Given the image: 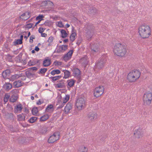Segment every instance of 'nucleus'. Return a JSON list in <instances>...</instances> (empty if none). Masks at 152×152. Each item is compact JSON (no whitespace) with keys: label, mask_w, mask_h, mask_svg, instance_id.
<instances>
[{"label":"nucleus","mask_w":152,"mask_h":152,"mask_svg":"<svg viewBox=\"0 0 152 152\" xmlns=\"http://www.w3.org/2000/svg\"><path fill=\"white\" fill-rule=\"evenodd\" d=\"M113 52L118 56H124L127 52L126 47L123 44H116L114 46Z\"/></svg>","instance_id":"obj_1"},{"label":"nucleus","mask_w":152,"mask_h":152,"mask_svg":"<svg viewBox=\"0 0 152 152\" xmlns=\"http://www.w3.org/2000/svg\"><path fill=\"white\" fill-rule=\"evenodd\" d=\"M138 32L140 36L143 39L148 38L151 34L150 27L146 25L140 26L138 28Z\"/></svg>","instance_id":"obj_2"},{"label":"nucleus","mask_w":152,"mask_h":152,"mask_svg":"<svg viewBox=\"0 0 152 152\" xmlns=\"http://www.w3.org/2000/svg\"><path fill=\"white\" fill-rule=\"evenodd\" d=\"M107 59V57L106 56H102L96 62V68L98 69H102L104 66Z\"/></svg>","instance_id":"obj_3"},{"label":"nucleus","mask_w":152,"mask_h":152,"mask_svg":"<svg viewBox=\"0 0 152 152\" xmlns=\"http://www.w3.org/2000/svg\"><path fill=\"white\" fill-rule=\"evenodd\" d=\"M152 99V94L150 92L146 93L144 94L143 98L144 105H149Z\"/></svg>","instance_id":"obj_4"},{"label":"nucleus","mask_w":152,"mask_h":152,"mask_svg":"<svg viewBox=\"0 0 152 152\" xmlns=\"http://www.w3.org/2000/svg\"><path fill=\"white\" fill-rule=\"evenodd\" d=\"M85 103V100L84 99V97L82 96L79 97L77 100L76 105L79 110H81L84 108Z\"/></svg>","instance_id":"obj_5"},{"label":"nucleus","mask_w":152,"mask_h":152,"mask_svg":"<svg viewBox=\"0 0 152 152\" xmlns=\"http://www.w3.org/2000/svg\"><path fill=\"white\" fill-rule=\"evenodd\" d=\"M104 90V88L103 86H99L96 87L94 91V96L96 98L99 97L103 94Z\"/></svg>","instance_id":"obj_6"},{"label":"nucleus","mask_w":152,"mask_h":152,"mask_svg":"<svg viewBox=\"0 0 152 152\" xmlns=\"http://www.w3.org/2000/svg\"><path fill=\"white\" fill-rule=\"evenodd\" d=\"M59 133L58 132H55L49 137L48 142L49 143H53L59 139Z\"/></svg>","instance_id":"obj_7"},{"label":"nucleus","mask_w":152,"mask_h":152,"mask_svg":"<svg viewBox=\"0 0 152 152\" xmlns=\"http://www.w3.org/2000/svg\"><path fill=\"white\" fill-rule=\"evenodd\" d=\"M91 53L93 55L97 54L100 52V49L97 44H92L90 45Z\"/></svg>","instance_id":"obj_8"},{"label":"nucleus","mask_w":152,"mask_h":152,"mask_svg":"<svg viewBox=\"0 0 152 152\" xmlns=\"http://www.w3.org/2000/svg\"><path fill=\"white\" fill-rule=\"evenodd\" d=\"M87 117L88 120L91 122L94 121L97 118V114L94 112L89 113Z\"/></svg>","instance_id":"obj_9"},{"label":"nucleus","mask_w":152,"mask_h":152,"mask_svg":"<svg viewBox=\"0 0 152 152\" xmlns=\"http://www.w3.org/2000/svg\"><path fill=\"white\" fill-rule=\"evenodd\" d=\"M76 31L74 29V28L73 26H72V34L70 35V40L71 43L73 42L75 39V37L76 36Z\"/></svg>","instance_id":"obj_10"},{"label":"nucleus","mask_w":152,"mask_h":152,"mask_svg":"<svg viewBox=\"0 0 152 152\" xmlns=\"http://www.w3.org/2000/svg\"><path fill=\"white\" fill-rule=\"evenodd\" d=\"M130 72L135 77V78L137 80L139 79L140 76V72L139 70L137 69H134Z\"/></svg>","instance_id":"obj_11"},{"label":"nucleus","mask_w":152,"mask_h":152,"mask_svg":"<svg viewBox=\"0 0 152 152\" xmlns=\"http://www.w3.org/2000/svg\"><path fill=\"white\" fill-rule=\"evenodd\" d=\"M23 106L21 104L19 103L15 107L14 109V113L15 114L17 113H20L23 109Z\"/></svg>","instance_id":"obj_12"},{"label":"nucleus","mask_w":152,"mask_h":152,"mask_svg":"<svg viewBox=\"0 0 152 152\" xmlns=\"http://www.w3.org/2000/svg\"><path fill=\"white\" fill-rule=\"evenodd\" d=\"M127 78L128 81L130 82H134L137 80L135 77L130 72L128 74Z\"/></svg>","instance_id":"obj_13"},{"label":"nucleus","mask_w":152,"mask_h":152,"mask_svg":"<svg viewBox=\"0 0 152 152\" xmlns=\"http://www.w3.org/2000/svg\"><path fill=\"white\" fill-rule=\"evenodd\" d=\"M42 5L44 6H48L50 7L51 8H53L54 7L53 3L50 1H42Z\"/></svg>","instance_id":"obj_14"},{"label":"nucleus","mask_w":152,"mask_h":152,"mask_svg":"<svg viewBox=\"0 0 152 152\" xmlns=\"http://www.w3.org/2000/svg\"><path fill=\"white\" fill-rule=\"evenodd\" d=\"M72 104L70 102H68L66 104L64 109L66 113H68L70 110L72 109Z\"/></svg>","instance_id":"obj_15"},{"label":"nucleus","mask_w":152,"mask_h":152,"mask_svg":"<svg viewBox=\"0 0 152 152\" xmlns=\"http://www.w3.org/2000/svg\"><path fill=\"white\" fill-rule=\"evenodd\" d=\"M135 137L140 138L142 137L143 133L142 132V129H138L134 133Z\"/></svg>","instance_id":"obj_16"},{"label":"nucleus","mask_w":152,"mask_h":152,"mask_svg":"<svg viewBox=\"0 0 152 152\" xmlns=\"http://www.w3.org/2000/svg\"><path fill=\"white\" fill-rule=\"evenodd\" d=\"M31 14L30 12H26L23 14L21 16V17H23V18H21L20 17V18H21L24 20H26L28 19L30 17Z\"/></svg>","instance_id":"obj_17"},{"label":"nucleus","mask_w":152,"mask_h":152,"mask_svg":"<svg viewBox=\"0 0 152 152\" xmlns=\"http://www.w3.org/2000/svg\"><path fill=\"white\" fill-rule=\"evenodd\" d=\"M12 88V84L8 82H6L3 86V88L7 91L10 90Z\"/></svg>","instance_id":"obj_18"},{"label":"nucleus","mask_w":152,"mask_h":152,"mask_svg":"<svg viewBox=\"0 0 152 152\" xmlns=\"http://www.w3.org/2000/svg\"><path fill=\"white\" fill-rule=\"evenodd\" d=\"M73 53V50H70L69 52H68L63 57V59L64 60H68V58H71V56H72V54Z\"/></svg>","instance_id":"obj_19"},{"label":"nucleus","mask_w":152,"mask_h":152,"mask_svg":"<svg viewBox=\"0 0 152 152\" xmlns=\"http://www.w3.org/2000/svg\"><path fill=\"white\" fill-rule=\"evenodd\" d=\"M73 75L74 77H79L80 75V70L78 68L74 69L73 70Z\"/></svg>","instance_id":"obj_20"},{"label":"nucleus","mask_w":152,"mask_h":152,"mask_svg":"<svg viewBox=\"0 0 152 152\" xmlns=\"http://www.w3.org/2000/svg\"><path fill=\"white\" fill-rule=\"evenodd\" d=\"M10 73V71L9 69H7L3 72L2 76L4 79H6L7 77H9Z\"/></svg>","instance_id":"obj_21"},{"label":"nucleus","mask_w":152,"mask_h":152,"mask_svg":"<svg viewBox=\"0 0 152 152\" xmlns=\"http://www.w3.org/2000/svg\"><path fill=\"white\" fill-rule=\"evenodd\" d=\"M48 57L45 58L43 61V64L44 67H47L49 66L51 64L50 59H48Z\"/></svg>","instance_id":"obj_22"},{"label":"nucleus","mask_w":152,"mask_h":152,"mask_svg":"<svg viewBox=\"0 0 152 152\" xmlns=\"http://www.w3.org/2000/svg\"><path fill=\"white\" fill-rule=\"evenodd\" d=\"M18 98V95L11 94V95L10 98V101L13 103L14 102L16 101Z\"/></svg>","instance_id":"obj_23"},{"label":"nucleus","mask_w":152,"mask_h":152,"mask_svg":"<svg viewBox=\"0 0 152 152\" xmlns=\"http://www.w3.org/2000/svg\"><path fill=\"white\" fill-rule=\"evenodd\" d=\"M64 72V76L63 77L64 79H67L71 77L70 75L71 73L68 70H64L63 71Z\"/></svg>","instance_id":"obj_24"},{"label":"nucleus","mask_w":152,"mask_h":152,"mask_svg":"<svg viewBox=\"0 0 152 152\" xmlns=\"http://www.w3.org/2000/svg\"><path fill=\"white\" fill-rule=\"evenodd\" d=\"M54 110L53 106L52 104L48 105L46 107L45 112H52Z\"/></svg>","instance_id":"obj_25"},{"label":"nucleus","mask_w":152,"mask_h":152,"mask_svg":"<svg viewBox=\"0 0 152 152\" xmlns=\"http://www.w3.org/2000/svg\"><path fill=\"white\" fill-rule=\"evenodd\" d=\"M75 82V80L73 79L68 80L67 81V85L70 87H72L74 86Z\"/></svg>","instance_id":"obj_26"},{"label":"nucleus","mask_w":152,"mask_h":152,"mask_svg":"<svg viewBox=\"0 0 152 152\" xmlns=\"http://www.w3.org/2000/svg\"><path fill=\"white\" fill-rule=\"evenodd\" d=\"M88 151V148L82 145L79 148L78 152H87Z\"/></svg>","instance_id":"obj_27"},{"label":"nucleus","mask_w":152,"mask_h":152,"mask_svg":"<svg viewBox=\"0 0 152 152\" xmlns=\"http://www.w3.org/2000/svg\"><path fill=\"white\" fill-rule=\"evenodd\" d=\"M40 60H38L36 59H34L32 61L31 60H30L28 62V64L30 66H34L37 63H38L39 62Z\"/></svg>","instance_id":"obj_28"},{"label":"nucleus","mask_w":152,"mask_h":152,"mask_svg":"<svg viewBox=\"0 0 152 152\" xmlns=\"http://www.w3.org/2000/svg\"><path fill=\"white\" fill-rule=\"evenodd\" d=\"M96 9L94 7L90 8L88 9V12L89 13L94 15L97 12Z\"/></svg>","instance_id":"obj_29"},{"label":"nucleus","mask_w":152,"mask_h":152,"mask_svg":"<svg viewBox=\"0 0 152 152\" xmlns=\"http://www.w3.org/2000/svg\"><path fill=\"white\" fill-rule=\"evenodd\" d=\"M17 116L18 117L17 120L18 121H22L25 120V115L23 113L18 115Z\"/></svg>","instance_id":"obj_30"},{"label":"nucleus","mask_w":152,"mask_h":152,"mask_svg":"<svg viewBox=\"0 0 152 152\" xmlns=\"http://www.w3.org/2000/svg\"><path fill=\"white\" fill-rule=\"evenodd\" d=\"M61 37L63 38H65L66 37L68 36V34L66 32V31L64 29H61L60 30Z\"/></svg>","instance_id":"obj_31"},{"label":"nucleus","mask_w":152,"mask_h":152,"mask_svg":"<svg viewBox=\"0 0 152 152\" xmlns=\"http://www.w3.org/2000/svg\"><path fill=\"white\" fill-rule=\"evenodd\" d=\"M49 118V116L48 114H45L41 116L40 118V121H46Z\"/></svg>","instance_id":"obj_32"},{"label":"nucleus","mask_w":152,"mask_h":152,"mask_svg":"<svg viewBox=\"0 0 152 152\" xmlns=\"http://www.w3.org/2000/svg\"><path fill=\"white\" fill-rule=\"evenodd\" d=\"M21 81L18 80V81H15L13 83V85L15 88H19L21 87L22 85L21 84Z\"/></svg>","instance_id":"obj_33"},{"label":"nucleus","mask_w":152,"mask_h":152,"mask_svg":"<svg viewBox=\"0 0 152 152\" xmlns=\"http://www.w3.org/2000/svg\"><path fill=\"white\" fill-rule=\"evenodd\" d=\"M30 72V71L28 70L26 72V77L29 78L33 77L34 75V74H32Z\"/></svg>","instance_id":"obj_34"},{"label":"nucleus","mask_w":152,"mask_h":152,"mask_svg":"<svg viewBox=\"0 0 152 152\" xmlns=\"http://www.w3.org/2000/svg\"><path fill=\"white\" fill-rule=\"evenodd\" d=\"M10 93H6L4 95V101L5 103H6L8 101V99L10 98Z\"/></svg>","instance_id":"obj_35"},{"label":"nucleus","mask_w":152,"mask_h":152,"mask_svg":"<svg viewBox=\"0 0 152 152\" xmlns=\"http://www.w3.org/2000/svg\"><path fill=\"white\" fill-rule=\"evenodd\" d=\"M38 118L36 117H32L28 119V121L30 123H33Z\"/></svg>","instance_id":"obj_36"},{"label":"nucleus","mask_w":152,"mask_h":152,"mask_svg":"<svg viewBox=\"0 0 152 152\" xmlns=\"http://www.w3.org/2000/svg\"><path fill=\"white\" fill-rule=\"evenodd\" d=\"M56 87L58 88H65L66 86L64 82L59 83L56 84Z\"/></svg>","instance_id":"obj_37"},{"label":"nucleus","mask_w":152,"mask_h":152,"mask_svg":"<svg viewBox=\"0 0 152 152\" xmlns=\"http://www.w3.org/2000/svg\"><path fill=\"white\" fill-rule=\"evenodd\" d=\"M61 73V71L59 69H54L50 73L53 75H55L56 74H58Z\"/></svg>","instance_id":"obj_38"},{"label":"nucleus","mask_w":152,"mask_h":152,"mask_svg":"<svg viewBox=\"0 0 152 152\" xmlns=\"http://www.w3.org/2000/svg\"><path fill=\"white\" fill-rule=\"evenodd\" d=\"M13 43L14 45L16 46L17 45L22 44L23 43V42L21 40V39H15V41L13 42Z\"/></svg>","instance_id":"obj_39"},{"label":"nucleus","mask_w":152,"mask_h":152,"mask_svg":"<svg viewBox=\"0 0 152 152\" xmlns=\"http://www.w3.org/2000/svg\"><path fill=\"white\" fill-rule=\"evenodd\" d=\"M47 128L45 126L42 127L40 130V132L42 134H44L47 131Z\"/></svg>","instance_id":"obj_40"},{"label":"nucleus","mask_w":152,"mask_h":152,"mask_svg":"<svg viewBox=\"0 0 152 152\" xmlns=\"http://www.w3.org/2000/svg\"><path fill=\"white\" fill-rule=\"evenodd\" d=\"M47 70V69L46 68H41L38 72L37 73L39 74H44L46 72Z\"/></svg>","instance_id":"obj_41"},{"label":"nucleus","mask_w":152,"mask_h":152,"mask_svg":"<svg viewBox=\"0 0 152 152\" xmlns=\"http://www.w3.org/2000/svg\"><path fill=\"white\" fill-rule=\"evenodd\" d=\"M38 111L37 107H35L33 108L32 110V114L34 115H37V113H38Z\"/></svg>","instance_id":"obj_42"},{"label":"nucleus","mask_w":152,"mask_h":152,"mask_svg":"<svg viewBox=\"0 0 152 152\" xmlns=\"http://www.w3.org/2000/svg\"><path fill=\"white\" fill-rule=\"evenodd\" d=\"M52 23L51 21L48 20H46L43 24H44L45 26L50 27L52 25Z\"/></svg>","instance_id":"obj_43"},{"label":"nucleus","mask_w":152,"mask_h":152,"mask_svg":"<svg viewBox=\"0 0 152 152\" xmlns=\"http://www.w3.org/2000/svg\"><path fill=\"white\" fill-rule=\"evenodd\" d=\"M92 34L91 31L90 30H88L86 33V36L87 38L88 39H90L92 37Z\"/></svg>","instance_id":"obj_44"},{"label":"nucleus","mask_w":152,"mask_h":152,"mask_svg":"<svg viewBox=\"0 0 152 152\" xmlns=\"http://www.w3.org/2000/svg\"><path fill=\"white\" fill-rule=\"evenodd\" d=\"M16 59H17V61L19 62H21L22 63H23L24 65H25L26 64V61L25 60H21L20 57L19 56V55L18 56L16 57Z\"/></svg>","instance_id":"obj_45"},{"label":"nucleus","mask_w":152,"mask_h":152,"mask_svg":"<svg viewBox=\"0 0 152 152\" xmlns=\"http://www.w3.org/2000/svg\"><path fill=\"white\" fill-rule=\"evenodd\" d=\"M11 94L18 95V93H19V90L18 89H15L12 90L11 91Z\"/></svg>","instance_id":"obj_46"},{"label":"nucleus","mask_w":152,"mask_h":152,"mask_svg":"<svg viewBox=\"0 0 152 152\" xmlns=\"http://www.w3.org/2000/svg\"><path fill=\"white\" fill-rule=\"evenodd\" d=\"M69 96L68 95H66L65 97L63 99V103L64 104H65L69 100Z\"/></svg>","instance_id":"obj_47"},{"label":"nucleus","mask_w":152,"mask_h":152,"mask_svg":"<svg viewBox=\"0 0 152 152\" xmlns=\"http://www.w3.org/2000/svg\"><path fill=\"white\" fill-rule=\"evenodd\" d=\"M61 48V50H62V52L65 51L67 49L68 47V45H63L60 46Z\"/></svg>","instance_id":"obj_48"},{"label":"nucleus","mask_w":152,"mask_h":152,"mask_svg":"<svg viewBox=\"0 0 152 152\" xmlns=\"http://www.w3.org/2000/svg\"><path fill=\"white\" fill-rule=\"evenodd\" d=\"M33 24L31 23H28L26 24L24 26L26 28H27L28 29L31 28L32 27V26Z\"/></svg>","instance_id":"obj_49"},{"label":"nucleus","mask_w":152,"mask_h":152,"mask_svg":"<svg viewBox=\"0 0 152 152\" xmlns=\"http://www.w3.org/2000/svg\"><path fill=\"white\" fill-rule=\"evenodd\" d=\"M44 17V16L43 15H39L36 18V20H40V21L43 20L42 18Z\"/></svg>","instance_id":"obj_50"},{"label":"nucleus","mask_w":152,"mask_h":152,"mask_svg":"<svg viewBox=\"0 0 152 152\" xmlns=\"http://www.w3.org/2000/svg\"><path fill=\"white\" fill-rule=\"evenodd\" d=\"M35 36L34 35H31L30 37L29 42L31 43H32L33 42V39H35Z\"/></svg>","instance_id":"obj_51"},{"label":"nucleus","mask_w":152,"mask_h":152,"mask_svg":"<svg viewBox=\"0 0 152 152\" xmlns=\"http://www.w3.org/2000/svg\"><path fill=\"white\" fill-rule=\"evenodd\" d=\"M45 28L40 27L39 30L38 31L39 33H43L45 29Z\"/></svg>","instance_id":"obj_52"},{"label":"nucleus","mask_w":152,"mask_h":152,"mask_svg":"<svg viewBox=\"0 0 152 152\" xmlns=\"http://www.w3.org/2000/svg\"><path fill=\"white\" fill-rule=\"evenodd\" d=\"M49 78L52 80V81L53 82H54L55 81L58 80L56 76L51 77H49Z\"/></svg>","instance_id":"obj_53"},{"label":"nucleus","mask_w":152,"mask_h":152,"mask_svg":"<svg viewBox=\"0 0 152 152\" xmlns=\"http://www.w3.org/2000/svg\"><path fill=\"white\" fill-rule=\"evenodd\" d=\"M53 64L55 66L61 65L62 64V62L56 61L54 62Z\"/></svg>","instance_id":"obj_54"},{"label":"nucleus","mask_w":152,"mask_h":152,"mask_svg":"<svg viewBox=\"0 0 152 152\" xmlns=\"http://www.w3.org/2000/svg\"><path fill=\"white\" fill-rule=\"evenodd\" d=\"M19 77V76L18 75L15 74L12 75L11 77V79L14 80L15 79L18 78Z\"/></svg>","instance_id":"obj_55"},{"label":"nucleus","mask_w":152,"mask_h":152,"mask_svg":"<svg viewBox=\"0 0 152 152\" xmlns=\"http://www.w3.org/2000/svg\"><path fill=\"white\" fill-rule=\"evenodd\" d=\"M58 26L60 28L64 27V26L63 25L62 22L61 21H59L58 22Z\"/></svg>","instance_id":"obj_56"},{"label":"nucleus","mask_w":152,"mask_h":152,"mask_svg":"<svg viewBox=\"0 0 152 152\" xmlns=\"http://www.w3.org/2000/svg\"><path fill=\"white\" fill-rule=\"evenodd\" d=\"M9 117L10 119H14V115L12 113H10L9 114Z\"/></svg>","instance_id":"obj_57"},{"label":"nucleus","mask_w":152,"mask_h":152,"mask_svg":"<svg viewBox=\"0 0 152 152\" xmlns=\"http://www.w3.org/2000/svg\"><path fill=\"white\" fill-rule=\"evenodd\" d=\"M53 37L52 36H51L49 38L48 40V42L50 43H51L53 41Z\"/></svg>","instance_id":"obj_58"},{"label":"nucleus","mask_w":152,"mask_h":152,"mask_svg":"<svg viewBox=\"0 0 152 152\" xmlns=\"http://www.w3.org/2000/svg\"><path fill=\"white\" fill-rule=\"evenodd\" d=\"M81 61H84V62L85 63L87 62V56H86L84 57H83L81 59Z\"/></svg>","instance_id":"obj_59"},{"label":"nucleus","mask_w":152,"mask_h":152,"mask_svg":"<svg viewBox=\"0 0 152 152\" xmlns=\"http://www.w3.org/2000/svg\"><path fill=\"white\" fill-rule=\"evenodd\" d=\"M61 46H60L59 47V48L56 51V53H59L60 52H62V50H61Z\"/></svg>","instance_id":"obj_60"},{"label":"nucleus","mask_w":152,"mask_h":152,"mask_svg":"<svg viewBox=\"0 0 152 152\" xmlns=\"http://www.w3.org/2000/svg\"><path fill=\"white\" fill-rule=\"evenodd\" d=\"M29 69L32 71H34L37 70V68L36 67H33L30 68Z\"/></svg>","instance_id":"obj_61"},{"label":"nucleus","mask_w":152,"mask_h":152,"mask_svg":"<svg viewBox=\"0 0 152 152\" xmlns=\"http://www.w3.org/2000/svg\"><path fill=\"white\" fill-rule=\"evenodd\" d=\"M40 33L41 34V35L42 37H46L47 36V34L45 33Z\"/></svg>","instance_id":"obj_62"},{"label":"nucleus","mask_w":152,"mask_h":152,"mask_svg":"<svg viewBox=\"0 0 152 152\" xmlns=\"http://www.w3.org/2000/svg\"><path fill=\"white\" fill-rule=\"evenodd\" d=\"M43 102L42 101L41 102L40 101V100L39 99L38 101L37 102V104L38 105H39L42 104V103H43Z\"/></svg>","instance_id":"obj_63"},{"label":"nucleus","mask_w":152,"mask_h":152,"mask_svg":"<svg viewBox=\"0 0 152 152\" xmlns=\"http://www.w3.org/2000/svg\"><path fill=\"white\" fill-rule=\"evenodd\" d=\"M34 50L35 51L38 52L39 50V48L38 46H36Z\"/></svg>","instance_id":"obj_64"}]
</instances>
